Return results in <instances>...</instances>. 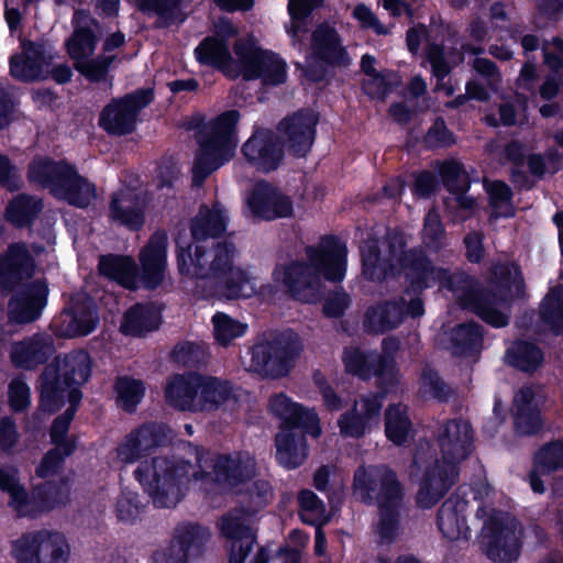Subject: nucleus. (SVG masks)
<instances>
[{
  "mask_svg": "<svg viewBox=\"0 0 563 563\" xmlns=\"http://www.w3.org/2000/svg\"><path fill=\"white\" fill-rule=\"evenodd\" d=\"M388 246V255L384 257L378 252L375 241L366 242L361 247L365 278L373 282L385 280L394 275V262H397L415 291L439 284L440 287L451 290L461 305L473 310L493 327L508 324L510 301L523 294V278L515 264L496 265L488 288L478 291L468 275L434 267L420 251L405 252L400 234L390 235Z\"/></svg>",
  "mask_w": 563,
  "mask_h": 563,
  "instance_id": "obj_1",
  "label": "nucleus"
},
{
  "mask_svg": "<svg viewBox=\"0 0 563 563\" xmlns=\"http://www.w3.org/2000/svg\"><path fill=\"white\" fill-rule=\"evenodd\" d=\"M188 451L194 461L155 457L142 462L135 470V478L157 507L176 506L190 482L209 493L214 486L245 484L255 474V461L247 453L213 459L210 453L191 444Z\"/></svg>",
  "mask_w": 563,
  "mask_h": 563,
  "instance_id": "obj_2",
  "label": "nucleus"
},
{
  "mask_svg": "<svg viewBox=\"0 0 563 563\" xmlns=\"http://www.w3.org/2000/svg\"><path fill=\"white\" fill-rule=\"evenodd\" d=\"M307 262L278 265L273 280L297 300L314 302L323 291V280L341 282L345 274L346 247L335 239H324L306 251Z\"/></svg>",
  "mask_w": 563,
  "mask_h": 563,
  "instance_id": "obj_3",
  "label": "nucleus"
},
{
  "mask_svg": "<svg viewBox=\"0 0 563 563\" xmlns=\"http://www.w3.org/2000/svg\"><path fill=\"white\" fill-rule=\"evenodd\" d=\"M234 245L212 242L179 246L177 267L181 276L190 279H210L224 288L228 298H250L255 285L244 271L234 266Z\"/></svg>",
  "mask_w": 563,
  "mask_h": 563,
  "instance_id": "obj_4",
  "label": "nucleus"
},
{
  "mask_svg": "<svg viewBox=\"0 0 563 563\" xmlns=\"http://www.w3.org/2000/svg\"><path fill=\"white\" fill-rule=\"evenodd\" d=\"M353 487L364 503L376 500L379 508V541L393 542L399 533L404 499V489L396 474L385 466H360L354 474Z\"/></svg>",
  "mask_w": 563,
  "mask_h": 563,
  "instance_id": "obj_5",
  "label": "nucleus"
},
{
  "mask_svg": "<svg viewBox=\"0 0 563 563\" xmlns=\"http://www.w3.org/2000/svg\"><path fill=\"white\" fill-rule=\"evenodd\" d=\"M240 113L229 110L206 123L196 135L199 151L192 165V181L200 186L205 179L229 162L238 145L236 124Z\"/></svg>",
  "mask_w": 563,
  "mask_h": 563,
  "instance_id": "obj_6",
  "label": "nucleus"
},
{
  "mask_svg": "<svg viewBox=\"0 0 563 563\" xmlns=\"http://www.w3.org/2000/svg\"><path fill=\"white\" fill-rule=\"evenodd\" d=\"M91 372L88 353L76 351L57 356L41 376V408L47 412L56 411L71 389L85 384Z\"/></svg>",
  "mask_w": 563,
  "mask_h": 563,
  "instance_id": "obj_7",
  "label": "nucleus"
},
{
  "mask_svg": "<svg viewBox=\"0 0 563 563\" xmlns=\"http://www.w3.org/2000/svg\"><path fill=\"white\" fill-rule=\"evenodd\" d=\"M476 517L483 520L481 545L486 556L497 563L516 561L522 540L527 538L520 522L486 505L477 509Z\"/></svg>",
  "mask_w": 563,
  "mask_h": 563,
  "instance_id": "obj_8",
  "label": "nucleus"
},
{
  "mask_svg": "<svg viewBox=\"0 0 563 563\" xmlns=\"http://www.w3.org/2000/svg\"><path fill=\"white\" fill-rule=\"evenodd\" d=\"M10 553L15 563H70L73 549L63 532L42 528L14 539Z\"/></svg>",
  "mask_w": 563,
  "mask_h": 563,
  "instance_id": "obj_9",
  "label": "nucleus"
},
{
  "mask_svg": "<svg viewBox=\"0 0 563 563\" xmlns=\"http://www.w3.org/2000/svg\"><path fill=\"white\" fill-rule=\"evenodd\" d=\"M75 31L67 40L66 47L74 67L90 81L106 79L114 55H99L93 57L97 38L91 29L95 21L84 11H76L74 15Z\"/></svg>",
  "mask_w": 563,
  "mask_h": 563,
  "instance_id": "obj_10",
  "label": "nucleus"
},
{
  "mask_svg": "<svg viewBox=\"0 0 563 563\" xmlns=\"http://www.w3.org/2000/svg\"><path fill=\"white\" fill-rule=\"evenodd\" d=\"M233 51L240 60V76L244 79H261L265 86L285 82L286 63L276 54L260 48L253 38H240Z\"/></svg>",
  "mask_w": 563,
  "mask_h": 563,
  "instance_id": "obj_11",
  "label": "nucleus"
},
{
  "mask_svg": "<svg viewBox=\"0 0 563 563\" xmlns=\"http://www.w3.org/2000/svg\"><path fill=\"white\" fill-rule=\"evenodd\" d=\"M220 531L230 541L229 563H266L267 553L258 550L252 553L255 536L252 529L251 514L234 510L222 517Z\"/></svg>",
  "mask_w": 563,
  "mask_h": 563,
  "instance_id": "obj_12",
  "label": "nucleus"
},
{
  "mask_svg": "<svg viewBox=\"0 0 563 563\" xmlns=\"http://www.w3.org/2000/svg\"><path fill=\"white\" fill-rule=\"evenodd\" d=\"M297 340H275L256 344L252 349L250 369L263 377L279 378L286 376L301 352Z\"/></svg>",
  "mask_w": 563,
  "mask_h": 563,
  "instance_id": "obj_13",
  "label": "nucleus"
},
{
  "mask_svg": "<svg viewBox=\"0 0 563 563\" xmlns=\"http://www.w3.org/2000/svg\"><path fill=\"white\" fill-rule=\"evenodd\" d=\"M349 64V56L335 30L327 24L320 25L312 34L311 55L307 59V76L317 81L323 77L327 65L346 66Z\"/></svg>",
  "mask_w": 563,
  "mask_h": 563,
  "instance_id": "obj_14",
  "label": "nucleus"
},
{
  "mask_svg": "<svg viewBox=\"0 0 563 563\" xmlns=\"http://www.w3.org/2000/svg\"><path fill=\"white\" fill-rule=\"evenodd\" d=\"M423 313L422 300L407 292L398 300L384 301L369 307L365 313L364 327L368 332L384 333L401 324L406 316L417 318Z\"/></svg>",
  "mask_w": 563,
  "mask_h": 563,
  "instance_id": "obj_15",
  "label": "nucleus"
},
{
  "mask_svg": "<svg viewBox=\"0 0 563 563\" xmlns=\"http://www.w3.org/2000/svg\"><path fill=\"white\" fill-rule=\"evenodd\" d=\"M151 101L152 91L146 89L112 100L102 110L99 124L109 134H129L135 128L139 111L146 107Z\"/></svg>",
  "mask_w": 563,
  "mask_h": 563,
  "instance_id": "obj_16",
  "label": "nucleus"
},
{
  "mask_svg": "<svg viewBox=\"0 0 563 563\" xmlns=\"http://www.w3.org/2000/svg\"><path fill=\"white\" fill-rule=\"evenodd\" d=\"M545 395L541 387L522 386L514 396L512 415L515 428L519 434L531 435L542 430L544 421L541 416Z\"/></svg>",
  "mask_w": 563,
  "mask_h": 563,
  "instance_id": "obj_17",
  "label": "nucleus"
},
{
  "mask_svg": "<svg viewBox=\"0 0 563 563\" xmlns=\"http://www.w3.org/2000/svg\"><path fill=\"white\" fill-rule=\"evenodd\" d=\"M167 429L157 424H144L124 437L115 448L113 462L121 467L139 462L146 453L164 443Z\"/></svg>",
  "mask_w": 563,
  "mask_h": 563,
  "instance_id": "obj_18",
  "label": "nucleus"
},
{
  "mask_svg": "<svg viewBox=\"0 0 563 563\" xmlns=\"http://www.w3.org/2000/svg\"><path fill=\"white\" fill-rule=\"evenodd\" d=\"M317 122V115L308 110L284 119L278 125L284 146L295 156H306L314 141Z\"/></svg>",
  "mask_w": 563,
  "mask_h": 563,
  "instance_id": "obj_19",
  "label": "nucleus"
},
{
  "mask_svg": "<svg viewBox=\"0 0 563 563\" xmlns=\"http://www.w3.org/2000/svg\"><path fill=\"white\" fill-rule=\"evenodd\" d=\"M167 233L156 231L141 249L139 254L141 276L139 279L146 288L154 289L163 283L167 269Z\"/></svg>",
  "mask_w": 563,
  "mask_h": 563,
  "instance_id": "obj_20",
  "label": "nucleus"
},
{
  "mask_svg": "<svg viewBox=\"0 0 563 563\" xmlns=\"http://www.w3.org/2000/svg\"><path fill=\"white\" fill-rule=\"evenodd\" d=\"M441 461L459 466L472 452L473 430L467 421L452 420L442 424L438 433Z\"/></svg>",
  "mask_w": 563,
  "mask_h": 563,
  "instance_id": "obj_21",
  "label": "nucleus"
},
{
  "mask_svg": "<svg viewBox=\"0 0 563 563\" xmlns=\"http://www.w3.org/2000/svg\"><path fill=\"white\" fill-rule=\"evenodd\" d=\"M382 397L373 394L362 397L338 419L340 434L345 438H361L379 419Z\"/></svg>",
  "mask_w": 563,
  "mask_h": 563,
  "instance_id": "obj_22",
  "label": "nucleus"
},
{
  "mask_svg": "<svg viewBox=\"0 0 563 563\" xmlns=\"http://www.w3.org/2000/svg\"><path fill=\"white\" fill-rule=\"evenodd\" d=\"M244 158L262 172L278 167L283 159V148L277 136L269 130H256L242 145Z\"/></svg>",
  "mask_w": 563,
  "mask_h": 563,
  "instance_id": "obj_23",
  "label": "nucleus"
},
{
  "mask_svg": "<svg viewBox=\"0 0 563 563\" xmlns=\"http://www.w3.org/2000/svg\"><path fill=\"white\" fill-rule=\"evenodd\" d=\"M246 202L251 212L264 220L290 217L294 211L289 197L266 181L253 187Z\"/></svg>",
  "mask_w": 563,
  "mask_h": 563,
  "instance_id": "obj_24",
  "label": "nucleus"
},
{
  "mask_svg": "<svg viewBox=\"0 0 563 563\" xmlns=\"http://www.w3.org/2000/svg\"><path fill=\"white\" fill-rule=\"evenodd\" d=\"M268 408L282 420L280 428H301L314 438L321 434L320 420L314 409L292 402L285 394L273 395L269 398Z\"/></svg>",
  "mask_w": 563,
  "mask_h": 563,
  "instance_id": "obj_25",
  "label": "nucleus"
},
{
  "mask_svg": "<svg viewBox=\"0 0 563 563\" xmlns=\"http://www.w3.org/2000/svg\"><path fill=\"white\" fill-rule=\"evenodd\" d=\"M239 398L240 390L229 380L200 375L197 412L233 409Z\"/></svg>",
  "mask_w": 563,
  "mask_h": 563,
  "instance_id": "obj_26",
  "label": "nucleus"
},
{
  "mask_svg": "<svg viewBox=\"0 0 563 563\" xmlns=\"http://www.w3.org/2000/svg\"><path fill=\"white\" fill-rule=\"evenodd\" d=\"M47 295L48 288L44 279L25 285L9 302L10 319L18 323L36 320L46 305Z\"/></svg>",
  "mask_w": 563,
  "mask_h": 563,
  "instance_id": "obj_27",
  "label": "nucleus"
},
{
  "mask_svg": "<svg viewBox=\"0 0 563 563\" xmlns=\"http://www.w3.org/2000/svg\"><path fill=\"white\" fill-rule=\"evenodd\" d=\"M410 476L431 482L448 493L457 479L459 467L444 463L439 457L433 459L428 452L420 450L415 457Z\"/></svg>",
  "mask_w": 563,
  "mask_h": 563,
  "instance_id": "obj_28",
  "label": "nucleus"
},
{
  "mask_svg": "<svg viewBox=\"0 0 563 563\" xmlns=\"http://www.w3.org/2000/svg\"><path fill=\"white\" fill-rule=\"evenodd\" d=\"M145 198L142 191L124 188L118 191L110 203V218L132 230L142 227L144 222Z\"/></svg>",
  "mask_w": 563,
  "mask_h": 563,
  "instance_id": "obj_29",
  "label": "nucleus"
},
{
  "mask_svg": "<svg viewBox=\"0 0 563 563\" xmlns=\"http://www.w3.org/2000/svg\"><path fill=\"white\" fill-rule=\"evenodd\" d=\"M34 264L23 244H13L0 255V287L12 289L20 280L30 277Z\"/></svg>",
  "mask_w": 563,
  "mask_h": 563,
  "instance_id": "obj_30",
  "label": "nucleus"
},
{
  "mask_svg": "<svg viewBox=\"0 0 563 563\" xmlns=\"http://www.w3.org/2000/svg\"><path fill=\"white\" fill-rule=\"evenodd\" d=\"M200 374H177L172 376L165 387L166 401L183 411L197 412Z\"/></svg>",
  "mask_w": 563,
  "mask_h": 563,
  "instance_id": "obj_31",
  "label": "nucleus"
},
{
  "mask_svg": "<svg viewBox=\"0 0 563 563\" xmlns=\"http://www.w3.org/2000/svg\"><path fill=\"white\" fill-rule=\"evenodd\" d=\"M466 509L467 501L457 496L450 497L441 505L437 523L446 539L455 541L468 538L470 528L465 520Z\"/></svg>",
  "mask_w": 563,
  "mask_h": 563,
  "instance_id": "obj_32",
  "label": "nucleus"
},
{
  "mask_svg": "<svg viewBox=\"0 0 563 563\" xmlns=\"http://www.w3.org/2000/svg\"><path fill=\"white\" fill-rule=\"evenodd\" d=\"M53 352L52 338L49 335L35 334L12 345L11 360L18 367L32 369L43 364Z\"/></svg>",
  "mask_w": 563,
  "mask_h": 563,
  "instance_id": "obj_33",
  "label": "nucleus"
},
{
  "mask_svg": "<svg viewBox=\"0 0 563 563\" xmlns=\"http://www.w3.org/2000/svg\"><path fill=\"white\" fill-rule=\"evenodd\" d=\"M43 46L33 42L23 43V51L10 59L11 75L22 81L41 79L47 73Z\"/></svg>",
  "mask_w": 563,
  "mask_h": 563,
  "instance_id": "obj_34",
  "label": "nucleus"
},
{
  "mask_svg": "<svg viewBox=\"0 0 563 563\" xmlns=\"http://www.w3.org/2000/svg\"><path fill=\"white\" fill-rule=\"evenodd\" d=\"M228 221V212L219 202L212 207L202 206L191 221L192 238L198 243H209L210 239H217L225 232Z\"/></svg>",
  "mask_w": 563,
  "mask_h": 563,
  "instance_id": "obj_35",
  "label": "nucleus"
},
{
  "mask_svg": "<svg viewBox=\"0 0 563 563\" xmlns=\"http://www.w3.org/2000/svg\"><path fill=\"white\" fill-rule=\"evenodd\" d=\"M195 53L201 64L214 66L230 78L240 76V60L231 56L229 45L223 40L207 37L197 46Z\"/></svg>",
  "mask_w": 563,
  "mask_h": 563,
  "instance_id": "obj_36",
  "label": "nucleus"
},
{
  "mask_svg": "<svg viewBox=\"0 0 563 563\" xmlns=\"http://www.w3.org/2000/svg\"><path fill=\"white\" fill-rule=\"evenodd\" d=\"M275 445L278 462L287 468H296L307 459L308 448L299 428H280Z\"/></svg>",
  "mask_w": 563,
  "mask_h": 563,
  "instance_id": "obj_37",
  "label": "nucleus"
},
{
  "mask_svg": "<svg viewBox=\"0 0 563 563\" xmlns=\"http://www.w3.org/2000/svg\"><path fill=\"white\" fill-rule=\"evenodd\" d=\"M563 470V439L544 444L534 454L533 470L530 472V485L534 493L545 490L540 475Z\"/></svg>",
  "mask_w": 563,
  "mask_h": 563,
  "instance_id": "obj_38",
  "label": "nucleus"
},
{
  "mask_svg": "<svg viewBox=\"0 0 563 563\" xmlns=\"http://www.w3.org/2000/svg\"><path fill=\"white\" fill-rule=\"evenodd\" d=\"M53 195L59 199L66 200L70 205L82 208L95 200L96 190L92 184L78 175L70 166L60 186L54 187Z\"/></svg>",
  "mask_w": 563,
  "mask_h": 563,
  "instance_id": "obj_39",
  "label": "nucleus"
},
{
  "mask_svg": "<svg viewBox=\"0 0 563 563\" xmlns=\"http://www.w3.org/2000/svg\"><path fill=\"white\" fill-rule=\"evenodd\" d=\"M64 333L68 336L87 335L98 324V316L89 299L74 301L63 316Z\"/></svg>",
  "mask_w": 563,
  "mask_h": 563,
  "instance_id": "obj_40",
  "label": "nucleus"
},
{
  "mask_svg": "<svg viewBox=\"0 0 563 563\" xmlns=\"http://www.w3.org/2000/svg\"><path fill=\"white\" fill-rule=\"evenodd\" d=\"M99 271L103 276L125 288L135 289L137 287L139 275L132 257L120 255L101 256Z\"/></svg>",
  "mask_w": 563,
  "mask_h": 563,
  "instance_id": "obj_41",
  "label": "nucleus"
},
{
  "mask_svg": "<svg viewBox=\"0 0 563 563\" xmlns=\"http://www.w3.org/2000/svg\"><path fill=\"white\" fill-rule=\"evenodd\" d=\"M134 5L143 13L156 15V25L159 27L178 25L187 16L183 10V0H134Z\"/></svg>",
  "mask_w": 563,
  "mask_h": 563,
  "instance_id": "obj_42",
  "label": "nucleus"
},
{
  "mask_svg": "<svg viewBox=\"0 0 563 563\" xmlns=\"http://www.w3.org/2000/svg\"><path fill=\"white\" fill-rule=\"evenodd\" d=\"M343 361L350 373L363 378L373 375L380 376L385 373V367L388 366V361L382 357L380 354L375 352L365 354L352 347L344 351Z\"/></svg>",
  "mask_w": 563,
  "mask_h": 563,
  "instance_id": "obj_43",
  "label": "nucleus"
},
{
  "mask_svg": "<svg viewBox=\"0 0 563 563\" xmlns=\"http://www.w3.org/2000/svg\"><path fill=\"white\" fill-rule=\"evenodd\" d=\"M70 165L64 162H53L47 157H37L29 166V179L49 189L53 194L55 186H60Z\"/></svg>",
  "mask_w": 563,
  "mask_h": 563,
  "instance_id": "obj_44",
  "label": "nucleus"
},
{
  "mask_svg": "<svg viewBox=\"0 0 563 563\" xmlns=\"http://www.w3.org/2000/svg\"><path fill=\"white\" fill-rule=\"evenodd\" d=\"M80 399L81 393L77 389H71L68 393L69 408L54 420L51 429L52 443L54 448L63 450L64 455H70L75 449V441L67 437V432Z\"/></svg>",
  "mask_w": 563,
  "mask_h": 563,
  "instance_id": "obj_45",
  "label": "nucleus"
},
{
  "mask_svg": "<svg viewBox=\"0 0 563 563\" xmlns=\"http://www.w3.org/2000/svg\"><path fill=\"white\" fill-rule=\"evenodd\" d=\"M157 327L158 316L156 311L150 306L135 305L125 312L120 328L124 334L139 336L155 330Z\"/></svg>",
  "mask_w": 563,
  "mask_h": 563,
  "instance_id": "obj_46",
  "label": "nucleus"
},
{
  "mask_svg": "<svg viewBox=\"0 0 563 563\" xmlns=\"http://www.w3.org/2000/svg\"><path fill=\"white\" fill-rule=\"evenodd\" d=\"M174 538L190 560L201 554L210 539V532L201 526L185 523L176 528Z\"/></svg>",
  "mask_w": 563,
  "mask_h": 563,
  "instance_id": "obj_47",
  "label": "nucleus"
},
{
  "mask_svg": "<svg viewBox=\"0 0 563 563\" xmlns=\"http://www.w3.org/2000/svg\"><path fill=\"white\" fill-rule=\"evenodd\" d=\"M482 340L483 335L479 325L473 322L464 323L451 331V345L449 347L455 355H465L478 351Z\"/></svg>",
  "mask_w": 563,
  "mask_h": 563,
  "instance_id": "obj_48",
  "label": "nucleus"
},
{
  "mask_svg": "<svg viewBox=\"0 0 563 563\" xmlns=\"http://www.w3.org/2000/svg\"><path fill=\"white\" fill-rule=\"evenodd\" d=\"M385 428L387 438L395 444H402L406 441L411 430V422L405 405L397 404L387 408Z\"/></svg>",
  "mask_w": 563,
  "mask_h": 563,
  "instance_id": "obj_49",
  "label": "nucleus"
},
{
  "mask_svg": "<svg viewBox=\"0 0 563 563\" xmlns=\"http://www.w3.org/2000/svg\"><path fill=\"white\" fill-rule=\"evenodd\" d=\"M506 357L510 365L523 372L536 371L543 361L541 350L527 342H517L508 350Z\"/></svg>",
  "mask_w": 563,
  "mask_h": 563,
  "instance_id": "obj_50",
  "label": "nucleus"
},
{
  "mask_svg": "<svg viewBox=\"0 0 563 563\" xmlns=\"http://www.w3.org/2000/svg\"><path fill=\"white\" fill-rule=\"evenodd\" d=\"M541 317L555 334H563V287H555L547 295Z\"/></svg>",
  "mask_w": 563,
  "mask_h": 563,
  "instance_id": "obj_51",
  "label": "nucleus"
},
{
  "mask_svg": "<svg viewBox=\"0 0 563 563\" xmlns=\"http://www.w3.org/2000/svg\"><path fill=\"white\" fill-rule=\"evenodd\" d=\"M42 209L40 200L19 195L7 207V217L15 225L27 224Z\"/></svg>",
  "mask_w": 563,
  "mask_h": 563,
  "instance_id": "obj_52",
  "label": "nucleus"
},
{
  "mask_svg": "<svg viewBox=\"0 0 563 563\" xmlns=\"http://www.w3.org/2000/svg\"><path fill=\"white\" fill-rule=\"evenodd\" d=\"M212 324L214 339L222 346H227L234 339L242 336L247 328L245 323L223 312H218L212 317Z\"/></svg>",
  "mask_w": 563,
  "mask_h": 563,
  "instance_id": "obj_53",
  "label": "nucleus"
},
{
  "mask_svg": "<svg viewBox=\"0 0 563 563\" xmlns=\"http://www.w3.org/2000/svg\"><path fill=\"white\" fill-rule=\"evenodd\" d=\"M298 501L300 505V517L303 522L322 526L328 521L325 507L313 492L309 489L301 490Z\"/></svg>",
  "mask_w": 563,
  "mask_h": 563,
  "instance_id": "obj_54",
  "label": "nucleus"
},
{
  "mask_svg": "<svg viewBox=\"0 0 563 563\" xmlns=\"http://www.w3.org/2000/svg\"><path fill=\"white\" fill-rule=\"evenodd\" d=\"M117 401L126 411H132L144 396L145 387L141 380L120 377L115 383Z\"/></svg>",
  "mask_w": 563,
  "mask_h": 563,
  "instance_id": "obj_55",
  "label": "nucleus"
},
{
  "mask_svg": "<svg viewBox=\"0 0 563 563\" xmlns=\"http://www.w3.org/2000/svg\"><path fill=\"white\" fill-rule=\"evenodd\" d=\"M422 241L427 247L432 250H439L445 245L446 236L444 227L435 209L429 210L424 217Z\"/></svg>",
  "mask_w": 563,
  "mask_h": 563,
  "instance_id": "obj_56",
  "label": "nucleus"
},
{
  "mask_svg": "<svg viewBox=\"0 0 563 563\" xmlns=\"http://www.w3.org/2000/svg\"><path fill=\"white\" fill-rule=\"evenodd\" d=\"M485 189L489 197L490 206L496 217H507L512 214L511 190L503 181L494 180L485 184Z\"/></svg>",
  "mask_w": 563,
  "mask_h": 563,
  "instance_id": "obj_57",
  "label": "nucleus"
},
{
  "mask_svg": "<svg viewBox=\"0 0 563 563\" xmlns=\"http://www.w3.org/2000/svg\"><path fill=\"white\" fill-rule=\"evenodd\" d=\"M439 173L450 194L457 189L468 190V176L459 162L448 161L439 164Z\"/></svg>",
  "mask_w": 563,
  "mask_h": 563,
  "instance_id": "obj_58",
  "label": "nucleus"
},
{
  "mask_svg": "<svg viewBox=\"0 0 563 563\" xmlns=\"http://www.w3.org/2000/svg\"><path fill=\"white\" fill-rule=\"evenodd\" d=\"M8 505L20 517H32L42 512L37 490L34 496H29L23 486L9 496Z\"/></svg>",
  "mask_w": 563,
  "mask_h": 563,
  "instance_id": "obj_59",
  "label": "nucleus"
},
{
  "mask_svg": "<svg viewBox=\"0 0 563 563\" xmlns=\"http://www.w3.org/2000/svg\"><path fill=\"white\" fill-rule=\"evenodd\" d=\"M37 497L42 511L53 509L68 499V487L65 483L56 485L55 483L47 481L37 488Z\"/></svg>",
  "mask_w": 563,
  "mask_h": 563,
  "instance_id": "obj_60",
  "label": "nucleus"
},
{
  "mask_svg": "<svg viewBox=\"0 0 563 563\" xmlns=\"http://www.w3.org/2000/svg\"><path fill=\"white\" fill-rule=\"evenodd\" d=\"M323 0H289L288 11L291 16V25L288 33L294 38L299 37V33L303 30V20L316 7H319Z\"/></svg>",
  "mask_w": 563,
  "mask_h": 563,
  "instance_id": "obj_61",
  "label": "nucleus"
},
{
  "mask_svg": "<svg viewBox=\"0 0 563 563\" xmlns=\"http://www.w3.org/2000/svg\"><path fill=\"white\" fill-rule=\"evenodd\" d=\"M527 99L516 95L511 100H505L499 106V119L504 125H514L527 120Z\"/></svg>",
  "mask_w": 563,
  "mask_h": 563,
  "instance_id": "obj_62",
  "label": "nucleus"
},
{
  "mask_svg": "<svg viewBox=\"0 0 563 563\" xmlns=\"http://www.w3.org/2000/svg\"><path fill=\"white\" fill-rule=\"evenodd\" d=\"M172 356L176 363L191 366L202 362L206 353L201 345L194 342H184L174 347Z\"/></svg>",
  "mask_w": 563,
  "mask_h": 563,
  "instance_id": "obj_63",
  "label": "nucleus"
},
{
  "mask_svg": "<svg viewBox=\"0 0 563 563\" xmlns=\"http://www.w3.org/2000/svg\"><path fill=\"white\" fill-rule=\"evenodd\" d=\"M418 489L416 493L415 501L417 507L421 509H431L434 507L448 493L439 489V487L431 484V482L423 481L417 477Z\"/></svg>",
  "mask_w": 563,
  "mask_h": 563,
  "instance_id": "obj_64",
  "label": "nucleus"
}]
</instances>
